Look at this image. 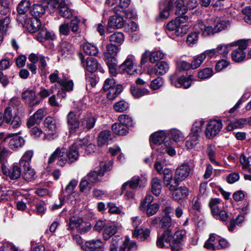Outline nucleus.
I'll return each instance as SVG.
<instances>
[{"label":"nucleus","instance_id":"obj_7","mask_svg":"<svg viewBox=\"0 0 251 251\" xmlns=\"http://www.w3.org/2000/svg\"><path fill=\"white\" fill-rule=\"evenodd\" d=\"M153 200V197L151 194H147L145 198L143 200L140 204V208L142 211H146L148 216L154 215L158 210L159 205L156 203H151Z\"/></svg>","mask_w":251,"mask_h":251},{"label":"nucleus","instance_id":"obj_42","mask_svg":"<svg viewBox=\"0 0 251 251\" xmlns=\"http://www.w3.org/2000/svg\"><path fill=\"white\" fill-rule=\"evenodd\" d=\"M74 11L70 8L68 4L64 1V5H62L59 10V14L65 19H70L73 17Z\"/></svg>","mask_w":251,"mask_h":251},{"label":"nucleus","instance_id":"obj_43","mask_svg":"<svg viewBox=\"0 0 251 251\" xmlns=\"http://www.w3.org/2000/svg\"><path fill=\"white\" fill-rule=\"evenodd\" d=\"M112 129L116 134L124 136L126 135L128 132V128L119 123H115L112 126Z\"/></svg>","mask_w":251,"mask_h":251},{"label":"nucleus","instance_id":"obj_45","mask_svg":"<svg viewBox=\"0 0 251 251\" xmlns=\"http://www.w3.org/2000/svg\"><path fill=\"white\" fill-rule=\"evenodd\" d=\"M122 91V86L121 85L117 84V86L106 91L107 97L110 100L115 99Z\"/></svg>","mask_w":251,"mask_h":251},{"label":"nucleus","instance_id":"obj_3","mask_svg":"<svg viewBox=\"0 0 251 251\" xmlns=\"http://www.w3.org/2000/svg\"><path fill=\"white\" fill-rule=\"evenodd\" d=\"M177 15L175 20L169 22L166 26V32L169 37L175 39L176 37L183 36L185 35L188 29L186 25H181L188 20V17L184 15Z\"/></svg>","mask_w":251,"mask_h":251},{"label":"nucleus","instance_id":"obj_8","mask_svg":"<svg viewBox=\"0 0 251 251\" xmlns=\"http://www.w3.org/2000/svg\"><path fill=\"white\" fill-rule=\"evenodd\" d=\"M163 180L164 186L171 191L175 190L179 185V180L176 179V176L173 177V171L167 168H164Z\"/></svg>","mask_w":251,"mask_h":251},{"label":"nucleus","instance_id":"obj_31","mask_svg":"<svg viewBox=\"0 0 251 251\" xmlns=\"http://www.w3.org/2000/svg\"><path fill=\"white\" fill-rule=\"evenodd\" d=\"M96 119L91 116H87L82 119L79 126L82 129H90L93 128L95 124Z\"/></svg>","mask_w":251,"mask_h":251},{"label":"nucleus","instance_id":"obj_1","mask_svg":"<svg viewBox=\"0 0 251 251\" xmlns=\"http://www.w3.org/2000/svg\"><path fill=\"white\" fill-rule=\"evenodd\" d=\"M88 143V138L77 139L66 151L64 147H58L50 156L48 163L51 164L57 160V164L60 166H63L68 162L71 164L76 161L79 156V150L81 147H85Z\"/></svg>","mask_w":251,"mask_h":251},{"label":"nucleus","instance_id":"obj_55","mask_svg":"<svg viewBox=\"0 0 251 251\" xmlns=\"http://www.w3.org/2000/svg\"><path fill=\"white\" fill-rule=\"evenodd\" d=\"M131 92L132 95L135 98H139L150 94L149 90L146 88H134L131 89Z\"/></svg>","mask_w":251,"mask_h":251},{"label":"nucleus","instance_id":"obj_26","mask_svg":"<svg viewBox=\"0 0 251 251\" xmlns=\"http://www.w3.org/2000/svg\"><path fill=\"white\" fill-rule=\"evenodd\" d=\"M120 69L123 72L127 73L129 75H134L136 73V68L132 60L129 57H127L125 61L121 65Z\"/></svg>","mask_w":251,"mask_h":251},{"label":"nucleus","instance_id":"obj_5","mask_svg":"<svg viewBox=\"0 0 251 251\" xmlns=\"http://www.w3.org/2000/svg\"><path fill=\"white\" fill-rule=\"evenodd\" d=\"M49 78L50 83H54L56 82V89L58 87L63 90H72L74 87V83L72 80L68 79L66 76H63L60 77L59 76V72L55 70L49 76Z\"/></svg>","mask_w":251,"mask_h":251},{"label":"nucleus","instance_id":"obj_4","mask_svg":"<svg viewBox=\"0 0 251 251\" xmlns=\"http://www.w3.org/2000/svg\"><path fill=\"white\" fill-rule=\"evenodd\" d=\"M203 124L204 121L201 120L196 121L193 125L188 138L185 143V146L188 149L191 150L199 144Z\"/></svg>","mask_w":251,"mask_h":251},{"label":"nucleus","instance_id":"obj_2","mask_svg":"<svg viewBox=\"0 0 251 251\" xmlns=\"http://www.w3.org/2000/svg\"><path fill=\"white\" fill-rule=\"evenodd\" d=\"M208 25L200 22L198 26L203 37L212 36L227 29L230 25L229 20H226L220 17H213L209 21Z\"/></svg>","mask_w":251,"mask_h":251},{"label":"nucleus","instance_id":"obj_25","mask_svg":"<svg viewBox=\"0 0 251 251\" xmlns=\"http://www.w3.org/2000/svg\"><path fill=\"white\" fill-rule=\"evenodd\" d=\"M249 118H240L230 122L227 126V129L232 131L234 129L241 128L248 124Z\"/></svg>","mask_w":251,"mask_h":251},{"label":"nucleus","instance_id":"obj_24","mask_svg":"<svg viewBox=\"0 0 251 251\" xmlns=\"http://www.w3.org/2000/svg\"><path fill=\"white\" fill-rule=\"evenodd\" d=\"M11 152L5 148H0V166L2 173H6L7 157Z\"/></svg>","mask_w":251,"mask_h":251},{"label":"nucleus","instance_id":"obj_64","mask_svg":"<svg viewBox=\"0 0 251 251\" xmlns=\"http://www.w3.org/2000/svg\"><path fill=\"white\" fill-rule=\"evenodd\" d=\"M240 162L246 168H248L251 172V157L247 158L244 154H241L240 157Z\"/></svg>","mask_w":251,"mask_h":251},{"label":"nucleus","instance_id":"obj_18","mask_svg":"<svg viewBox=\"0 0 251 251\" xmlns=\"http://www.w3.org/2000/svg\"><path fill=\"white\" fill-rule=\"evenodd\" d=\"M125 21L123 17L118 15L111 16L107 24V30L110 31L111 29H118L123 27Z\"/></svg>","mask_w":251,"mask_h":251},{"label":"nucleus","instance_id":"obj_23","mask_svg":"<svg viewBox=\"0 0 251 251\" xmlns=\"http://www.w3.org/2000/svg\"><path fill=\"white\" fill-rule=\"evenodd\" d=\"M173 197L176 201H180L186 198L189 194V190L186 186H180L173 190Z\"/></svg>","mask_w":251,"mask_h":251},{"label":"nucleus","instance_id":"obj_46","mask_svg":"<svg viewBox=\"0 0 251 251\" xmlns=\"http://www.w3.org/2000/svg\"><path fill=\"white\" fill-rule=\"evenodd\" d=\"M109 40L111 43L120 46L124 41V35L122 32H116L109 37Z\"/></svg>","mask_w":251,"mask_h":251},{"label":"nucleus","instance_id":"obj_20","mask_svg":"<svg viewBox=\"0 0 251 251\" xmlns=\"http://www.w3.org/2000/svg\"><path fill=\"white\" fill-rule=\"evenodd\" d=\"M190 167L187 164H183L176 168L175 172L176 179L179 181L184 180L190 174Z\"/></svg>","mask_w":251,"mask_h":251},{"label":"nucleus","instance_id":"obj_44","mask_svg":"<svg viewBox=\"0 0 251 251\" xmlns=\"http://www.w3.org/2000/svg\"><path fill=\"white\" fill-rule=\"evenodd\" d=\"M33 155L32 151H26L20 160L19 164L21 167H28L30 165V162Z\"/></svg>","mask_w":251,"mask_h":251},{"label":"nucleus","instance_id":"obj_56","mask_svg":"<svg viewBox=\"0 0 251 251\" xmlns=\"http://www.w3.org/2000/svg\"><path fill=\"white\" fill-rule=\"evenodd\" d=\"M205 59V55L201 53L195 57L191 62L192 69H195L199 68Z\"/></svg>","mask_w":251,"mask_h":251},{"label":"nucleus","instance_id":"obj_13","mask_svg":"<svg viewBox=\"0 0 251 251\" xmlns=\"http://www.w3.org/2000/svg\"><path fill=\"white\" fill-rule=\"evenodd\" d=\"M25 24H21L27 28L29 32L34 33L38 31L41 27V23L39 19L27 17L25 19Z\"/></svg>","mask_w":251,"mask_h":251},{"label":"nucleus","instance_id":"obj_17","mask_svg":"<svg viewBox=\"0 0 251 251\" xmlns=\"http://www.w3.org/2000/svg\"><path fill=\"white\" fill-rule=\"evenodd\" d=\"M22 98L30 106L38 105L40 100L37 98L35 92L32 90H26L22 94Z\"/></svg>","mask_w":251,"mask_h":251},{"label":"nucleus","instance_id":"obj_62","mask_svg":"<svg viewBox=\"0 0 251 251\" xmlns=\"http://www.w3.org/2000/svg\"><path fill=\"white\" fill-rule=\"evenodd\" d=\"M79 23L80 19L78 17L75 16L72 19L70 23V29L74 33H78Z\"/></svg>","mask_w":251,"mask_h":251},{"label":"nucleus","instance_id":"obj_49","mask_svg":"<svg viewBox=\"0 0 251 251\" xmlns=\"http://www.w3.org/2000/svg\"><path fill=\"white\" fill-rule=\"evenodd\" d=\"M231 58L236 62H241L246 58V52L242 50L235 49L231 53Z\"/></svg>","mask_w":251,"mask_h":251},{"label":"nucleus","instance_id":"obj_41","mask_svg":"<svg viewBox=\"0 0 251 251\" xmlns=\"http://www.w3.org/2000/svg\"><path fill=\"white\" fill-rule=\"evenodd\" d=\"M150 230L149 229L143 228L134 229L132 235L134 237L138 238L141 240H146L150 236Z\"/></svg>","mask_w":251,"mask_h":251},{"label":"nucleus","instance_id":"obj_12","mask_svg":"<svg viewBox=\"0 0 251 251\" xmlns=\"http://www.w3.org/2000/svg\"><path fill=\"white\" fill-rule=\"evenodd\" d=\"M30 5L29 0H22L18 4L17 10L18 14L17 20L20 24H25V19L28 16L25 14Z\"/></svg>","mask_w":251,"mask_h":251},{"label":"nucleus","instance_id":"obj_50","mask_svg":"<svg viewBox=\"0 0 251 251\" xmlns=\"http://www.w3.org/2000/svg\"><path fill=\"white\" fill-rule=\"evenodd\" d=\"M79 187L81 192L87 194L91 189V183L86 178V177H84L80 181Z\"/></svg>","mask_w":251,"mask_h":251},{"label":"nucleus","instance_id":"obj_14","mask_svg":"<svg viewBox=\"0 0 251 251\" xmlns=\"http://www.w3.org/2000/svg\"><path fill=\"white\" fill-rule=\"evenodd\" d=\"M137 249V245L135 242H130L129 238L126 237L123 244L120 246L119 250H118L117 248H115L114 246H110V251H136Z\"/></svg>","mask_w":251,"mask_h":251},{"label":"nucleus","instance_id":"obj_19","mask_svg":"<svg viewBox=\"0 0 251 251\" xmlns=\"http://www.w3.org/2000/svg\"><path fill=\"white\" fill-rule=\"evenodd\" d=\"M172 142H165L159 146L152 147L153 149H155L158 152L161 154L167 153L170 156H174L176 154V151L173 147L172 146Z\"/></svg>","mask_w":251,"mask_h":251},{"label":"nucleus","instance_id":"obj_30","mask_svg":"<svg viewBox=\"0 0 251 251\" xmlns=\"http://www.w3.org/2000/svg\"><path fill=\"white\" fill-rule=\"evenodd\" d=\"M117 230V227L115 225L108 223L103 232V239L105 240H109L116 233Z\"/></svg>","mask_w":251,"mask_h":251},{"label":"nucleus","instance_id":"obj_47","mask_svg":"<svg viewBox=\"0 0 251 251\" xmlns=\"http://www.w3.org/2000/svg\"><path fill=\"white\" fill-rule=\"evenodd\" d=\"M99 69L97 60L92 57H88L86 61V69L89 72H94Z\"/></svg>","mask_w":251,"mask_h":251},{"label":"nucleus","instance_id":"obj_48","mask_svg":"<svg viewBox=\"0 0 251 251\" xmlns=\"http://www.w3.org/2000/svg\"><path fill=\"white\" fill-rule=\"evenodd\" d=\"M186 0H177L174 2L176 7V14L182 15L186 13V7L185 5Z\"/></svg>","mask_w":251,"mask_h":251},{"label":"nucleus","instance_id":"obj_32","mask_svg":"<svg viewBox=\"0 0 251 251\" xmlns=\"http://www.w3.org/2000/svg\"><path fill=\"white\" fill-rule=\"evenodd\" d=\"M162 190V183L160 179L157 177H153L151 181V191L156 196L161 194Z\"/></svg>","mask_w":251,"mask_h":251},{"label":"nucleus","instance_id":"obj_37","mask_svg":"<svg viewBox=\"0 0 251 251\" xmlns=\"http://www.w3.org/2000/svg\"><path fill=\"white\" fill-rule=\"evenodd\" d=\"M217 235L215 234H210L209 238L204 243V247L207 250L211 251H216L217 247Z\"/></svg>","mask_w":251,"mask_h":251},{"label":"nucleus","instance_id":"obj_15","mask_svg":"<svg viewBox=\"0 0 251 251\" xmlns=\"http://www.w3.org/2000/svg\"><path fill=\"white\" fill-rule=\"evenodd\" d=\"M79 114L75 110L70 111L67 116V122L70 129L73 131L79 127L78 118Z\"/></svg>","mask_w":251,"mask_h":251},{"label":"nucleus","instance_id":"obj_36","mask_svg":"<svg viewBox=\"0 0 251 251\" xmlns=\"http://www.w3.org/2000/svg\"><path fill=\"white\" fill-rule=\"evenodd\" d=\"M82 49L85 54L88 55H97L99 53L98 48L94 44L85 43L82 45Z\"/></svg>","mask_w":251,"mask_h":251},{"label":"nucleus","instance_id":"obj_54","mask_svg":"<svg viewBox=\"0 0 251 251\" xmlns=\"http://www.w3.org/2000/svg\"><path fill=\"white\" fill-rule=\"evenodd\" d=\"M56 90V84L51 86L50 89H48L44 87H41L40 90L38 93V95L42 99H45L49 97L51 93H53Z\"/></svg>","mask_w":251,"mask_h":251},{"label":"nucleus","instance_id":"obj_29","mask_svg":"<svg viewBox=\"0 0 251 251\" xmlns=\"http://www.w3.org/2000/svg\"><path fill=\"white\" fill-rule=\"evenodd\" d=\"M36 38L39 41L42 42L45 40H53L55 35L52 32L49 31L47 28L42 27L37 34Z\"/></svg>","mask_w":251,"mask_h":251},{"label":"nucleus","instance_id":"obj_28","mask_svg":"<svg viewBox=\"0 0 251 251\" xmlns=\"http://www.w3.org/2000/svg\"><path fill=\"white\" fill-rule=\"evenodd\" d=\"M209 204L211 208L212 214L214 217H216V215L223 209V204L219 199H211Z\"/></svg>","mask_w":251,"mask_h":251},{"label":"nucleus","instance_id":"obj_35","mask_svg":"<svg viewBox=\"0 0 251 251\" xmlns=\"http://www.w3.org/2000/svg\"><path fill=\"white\" fill-rule=\"evenodd\" d=\"M169 69V65L165 61L157 63L154 67V72L156 75H163L166 73Z\"/></svg>","mask_w":251,"mask_h":251},{"label":"nucleus","instance_id":"obj_10","mask_svg":"<svg viewBox=\"0 0 251 251\" xmlns=\"http://www.w3.org/2000/svg\"><path fill=\"white\" fill-rule=\"evenodd\" d=\"M223 127L222 122L219 120H212L209 122L205 131V136L210 139L216 136Z\"/></svg>","mask_w":251,"mask_h":251},{"label":"nucleus","instance_id":"obj_39","mask_svg":"<svg viewBox=\"0 0 251 251\" xmlns=\"http://www.w3.org/2000/svg\"><path fill=\"white\" fill-rule=\"evenodd\" d=\"M44 126L49 131L54 132L57 129V121L51 117H48L45 119Z\"/></svg>","mask_w":251,"mask_h":251},{"label":"nucleus","instance_id":"obj_58","mask_svg":"<svg viewBox=\"0 0 251 251\" xmlns=\"http://www.w3.org/2000/svg\"><path fill=\"white\" fill-rule=\"evenodd\" d=\"M128 108V104L124 100L119 101L114 105V108L117 112H122Z\"/></svg>","mask_w":251,"mask_h":251},{"label":"nucleus","instance_id":"obj_16","mask_svg":"<svg viewBox=\"0 0 251 251\" xmlns=\"http://www.w3.org/2000/svg\"><path fill=\"white\" fill-rule=\"evenodd\" d=\"M173 240V232L170 229H167L164 231L163 234L158 237L156 241L157 246L159 248H164L167 247L165 244H168L171 246V241Z\"/></svg>","mask_w":251,"mask_h":251},{"label":"nucleus","instance_id":"obj_51","mask_svg":"<svg viewBox=\"0 0 251 251\" xmlns=\"http://www.w3.org/2000/svg\"><path fill=\"white\" fill-rule=\"evenodd\" d=\"M3 116L4 121L6 123H9L15 116H17L16 114L15 108L11 107H7L5 108Z\"/></svg>","mask_w":251,"mask_h":251},{"label":"nucleus","instance_id":"obj_52","mask_svg":"<svg viewBox=\"0 0 251 251\" xmlns=\"http://www.w3.org/2000/svg\"><path fill=\"white\" fill-rule=\"evenodd\" d=\"M119 122L128 128L133 125V120L131 117L126 114L120 115L118 117Z\"/></svg>","mask_w":251,"mask_h":251},{"label":"nucleus","instance_id":"obj_40","mask_svg":"<svg viewBox=\"0 0 251 251\" xmlns=\"http://www.w3.org/2000/svg\"><path fill=\"white\" fill-rule=\"evenodd\" d=\"M23 168V173L22 176L26 181H31L35 177V172L31 168L30 165L28 167H22Z\"/></svg>","mask_w":251,"mask_h":251},{"label":"nucleus","instance_id":"obj_6","mask_svg":"<svg viewBox=\"0 0 251 251\" xmlns=\"http://www.w3.org/2000/svg\"><path fill=\"white\" fill-rule=\"evenodd\" d=\"M111 166L112 163L110 162L108 164L103 162H100V168L88 173L86 176V178L92 184L99 182L101 180V178L103 176L105 172L110 170Z\"/></svg>","mask_w":251,"mask_h":251},{"label":"nucleus","instance_id":"obj_11","mask_svg":"<svg viewBox=\"0 0 251 251\" xmlns=\"http://www.w3.org/2000/svg\"><path fill=\"white\" fill-rule=\"evenodd\" d=\"M83 251H105L104 244L100 239H94L86 241L82 246Z\"/></svg>","mask_w":251,"mask_h":251},{"label":"nucleus","instance_id":"obj_61","mask_svg":"<svg viewBox=\"0 0 251 251\" xmlns=\"http://www.w3.org/2000/svg\"><path fill=\"white\" fill-rule=\"evenodd\" d=\"M198 38L199 35L198 33L196 32H191L187 36V44L190 46H193L198 42Z\"/></svg>","mask_w":251,"mask_h":251},{"label":"nucleus","instance_id":"obj_21","mask_svg":"<svg viewBox=\"0 0 251 251\" xmlns=\"http://www.w3.org/2000/svg\"><path fill=\"white\" fill-rule=\"evenodd\" d=\"M175 5L174 4L173 0H169L167 4L164 2H161L159 4L160 12V17L163 19H167L170 15V11Z\"/></svg>","mask_w":251,"mask_h":251},{"label":"nucleus","instance_id":"obj_38","mask_svg":"<svg viewBox=\"0 0 251 251\" xmlns=\"http://www.w3.org/2000/svg\"><path fill=\"white\" fill-rule=\"evenodd\" d=\"M111 139V134L109 130L102 131L98 137V145L100 146H103L107 144Z\"/></svg>","mask_w":251,"mask_h":251},{"label":"nucleus","instance_id":"obj_27","mask_svg":"<svg viewBox=\"0 0 251 251\" xmlns=\"http://www.w3.org/2000/svg\"><path fill=\"white\" fill-rule=\"evenodd\" d=\"M165 139L166 135L163 131L157 132L152 134L150 139L151 147H153L152 144H154L155 147L161 145L164 143V141Z\"/></svg>","mask_w":251,"mask_h":251},{"label":"nucleus","instance_id":"obj_9","mask_svg":"<svg viewBox=\"0 0 251 251\" xmlns=\"http://www.w3.org/2000/svg\"><path fill=\"white\" fill-rule=\"evenodd\" d=\"M193 78L194 76L192 75L178 77L176 74H174L170 76V80L172 84L176 87H183L184 88H188L191 86Z\"/></svg>","mask_w":251,"mask_h":251},{"label":"nucleus","instance_id":"obj_33","mask_svg":"<svg viewBox=\"0 0 251 251\" xmlns=\"http://www.w3.org/2000/svg\"><path fill=\"white\" fill-rule=\"evenodd\" d=\"M25 144V139L21 136H15L11 138L9 142V147L13 150H16L22 147Z\"/></svg>","mask_w":251,"mask_h":251},{"label":"nucleus","instance_id":"obj_57","mask_svg":"<svg viewBox=\"0 0 251 251\" xmlns=\"http://www.w3.org/2000/svg\"><path fill=\"white\" fill-rule=\"evenodd\" d=\"M170 134L171 138L176 142H179L184 140V136L179 130L172 129L170 131Z\"/></svg>","mask_w":251,"mask_h":251},{"label":"nucleus","instance_id":"obj_59","mask_svg":"<svg viewBox=\"0 0 251 251\" xmlns=\"http://www.w3.org/2000/svg\"><path fill=\"white\" fill-rule=\"evenodd\" d=\"M213 75L212 69L210 68H205L198 73V77L201 79H204L210 77Z\"/></svg>","mask_w":251,"mask_h":251},{"label":"nucleus","instance_id":"obj_53","mask_svg":"<svg viewBox=\"0 0 251 251\" xmlns=\"http://www.w3.org/2000/svg\"><path fill=\"white\" fill-rule=\"evenodd\" d=\"M234 44H221L217 46V51L218 54L226 56L228 53L230 48L234 47Z\"/></svg>","mask_w":251,"mask_h":251},{"label":"nucleus","instance_id":"obj_63","mask_svg":"<svg viewBox=\"0 0 251 251\" xmlns=\"http://www.w3.org/2000/svg\"><path fill=\"white\" fill-rule=\"evenodd\" d=\"M164 56L163 53L159 51H154L151 53L149 60L151 63H154L156 61L163 58Z\"/></svg>","mask_w":251,"mask_h":251},{"label":"nucleus","instance_id":"obj_34","mask_svg":"<svg viewBox=\"0 0 251 251\" xmlns=\"http://www.w3.org/2000/svg\"><path fill=\"white\" fill-rule=\"evenodd\" d=\"M45 8L41 4H34L30 8V15L35 18L39 19L42 16L45 12Z\"/></svg>","mask_w":251,"mask_h":251},{"label":"nucleus","instance_id":"obj_22","mask_svg":"<svg viewBox=\"0 0 251 251\" xmlns=\"http://www.w3.org/2000/svg\"><path fill=\"white\" fill-rule=\"evenodd\" d=\"M20 167L18 163H14L10 169L6 167V173L3 174L8 176L12 180L17 179L21 175Z\"/></svg>","mask_w":251,"mask_h":251},{"label":"nucleus","instance_id":"obj_60","mask_svg":"<svg viewBox=\"0 0 251 251\" xmlns=\"http://www.w3.org/2000/svg\"><path fill=\"white\" fill-rule=\"evenodd\" d=\"M83 220L82 218L78 217H72L70 219L69 227L71 229L76 228L78 230Z\"/></svg>","mask_w":251,"mask_h":251}]
</instances>
